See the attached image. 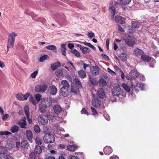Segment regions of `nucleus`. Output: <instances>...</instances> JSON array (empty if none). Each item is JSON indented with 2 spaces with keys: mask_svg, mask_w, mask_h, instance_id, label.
Wrapping results in <instances>:
<instances>
[{
  "mask_svg": "<svg viewBox=\"0 0 159 159\" xmlns=\"http://www.w3.org/2000/svg\"><path fill=\"white\" fill-rule=\"evenodd\" d=\"M52 104L50 99L48 98H44L39 104V110L42 113L46 111V108L49 107Z\"/></svg>",
  "mask_w": 159,
  "mask_h": 159,
  "instance_id": "obj_1",
  "label": "nucleus"
},
{
  "mask_svg": "<svg viewBox=\"0 0 159 159\" xmlns=\"http://www.w3.org/2000/svg\"><path fill=\"white\" fill-rule=\"evenodd\" d=\"M121 7V5L119 3L116 2H113L110 5L109 11L111 15L112 18L114 17L116 11H118Z\"/></svg>",
  "mask_w": 159,
  "mask_h": 159,
  "instance_id": "obj_2",
  "label": "nucleus"
},
{
  "mask_svg": "<svg viewBox=\"0 0 159 159\" xmlns=\"http://www.w3.org/2000/svg\"><path fill=\"white\" fill-rule=\"evenodd\" d=\"M17 34L14 33H10L8 36L7 43V48H12L14 45L15 38Z\"/></svg>",
  "mask_w": 159,
  "mask_h": 159,
  "instance_id": "obj_3",
  "label": "nucleus"
},
{
  "mask_svg": "<svg viewBox=\"0 0 159 159\" xmlns=\"http://www.w3.org/2000/svg\"><path fill=\"white\" fill-rule=\"evenodd\" d=\"M74 81L75 83H73L71 86V92L74 94H77L79 92L78 89L81 87L80 83L77 79H75Z\"/></svg>",
  "mask_w": 159,
  "mask_h": 159,
  "instance_id": "obj_4",
  "label": "nucleus"
},
{
  "mask_svg": "<svg viewBox=\"0 0 159 159\" xmlns=\"http://www.w3.org/2000/svg\"><path fill=\"white\" fill-rule=\"evenodd\" d=\"M55 74L58 77H63L65 75H66V76L70 77L68 72L64 69H58L56 71Z\"/></svg>",
  "mask_w": 159,
  "mask_h": 159,
  "instance_id": "obj_5",
  "label": "nucleus"
},
{
  "mask_svg": "<svg viewBox=\"0 0 159 159\" xmlns=\"http://www.w3.org/2000/svg\"><path fill=\"white\" fill-rule=\"evenodd\" d=\"M43 140L46 143H51L54 141V137L52 134L47 133L44 136Z\"/></svg>",
  "mask_w": 159,
  "mask_h": 159,
  "instance_id": "obj_6",
  "label": "nucleus"
},
{
  "mask_svg": "<svg viewBox=\"0 0 159 159\" xmlns=\"http://www.w3.org/2000/svg\"><path fill=\"white\" fill-rule=\"evenodd\" d=\"M47 119L45 115H41L39 116L38 120L39 124L43 125H46L48 123Z\"/></svg>",
  "mask_w": 159,
  "mask_h": 159,
  "instance_id": "obj_7",
  "label": "nucleus"
},
{
  "mask_svg": "<svg viewBox=\"0 0 159 159\" xmlns=\"http://www.w3.org/2000/svg\"><path fill=\"white\" fill-rule=\"evenodd\" d=\"M48 88L46 84L37 85L35 87V90L38 93H43L45 92Z\"/></svg>",
  "mask_w": 159,
  "mask_h": 159,
  "instance_id": "obj_8",
  "label": "nucleus"
},
{
  "mask_svg": "<svg viewBox=\"0 0 159 159\" xmlns=\"http://www.w3.org/2000/svg\"><path fill=\"white\" fill-rule=\"evenodd\" d=\"M70 88L66 87H62L60 90V93L64 97L70 95Z\"/></svg>",
  "mask_w": 159,
  "mask_h": 159,
  "instance_id": "obj_9",
  "label": "nucleus"
},
{
  "mask_svg": "<svg viewBox=\"0 0 159 159\" xmlns=\"http://www.w3.org/2000/svg\"><path fill=\"white\" fill-rule=\"evenodd\" d=\"M138 75V72L135 70H131L129 73V76L127 75L125 76V77L128 80H131V79H136Z\"/></svg>",
  "mask_w": 159,
  "mask_h": 159,
  "instance_id": "obj_10",
  "label": "nucleus"
},
{
  "mask_svg": "<svg viewBox=\"0 0 159 159\" xmlns=\"http://www.w3.org/2000/svg\"><path fill=\"white\" fill-rule=\"evenodd\" d=\"M112 91L114 95L117 96L121 93V90L119 85H117L112 89Z\"/></svg>",
  "mask_w": 159,
  "mask_h": 159,
  "instance_id": "obj_11",
  "label": "nucleus"
},
{
  "mask_svg": "<svg viewBox=\"0 0 159 159\" xmlns=\"http://www.w3.org/2000/svg\"><path fill=\"white\" fill-rule=\"evenodd\" d=\"M47 118L52 122L54 121L56 119V116L55 115L51 112H48L47 115Z\"/></svg>",
  "mask_w": 159,
  "mask_h": 159,
  "instance_id": "obj_12",
  "label": "nucleus"
},
{
  "mask_svg": "<svg viewBox=\"0 0 159 159\" xmlns=\"http://www.w3.org/2000/svg\"><path fill=\"white\" fill-rule=\"evenodd\" d=\"M57 91L56 87L53 86L52 85L48 88V92L51 94L54 95L55 94Z\"/></svg>",
  "mask_w": 159,
  "mask_h": 159,
  "instance_id": "obj_13",
  "label": "nucleus"
},
{
  "mask_svg": "<svg viewBox=\"0 0 159 159\" xmlns=\"http://www.w3.org/2000/svg\"><path fill=\"white\" fill-rule=\"evenodd\" d=\"M91 71L92 74L96 76L99 73L98 68L96 66H92L91 68Z\"/></svg>",
  "mask_w": 159,
  "mask_h": 159,
  "instance_id": "obj_14",
  "label": "nucleus"
},
{
  "mask_svg": "<svg viewBox=\"0 0 159 159\" xmlns=\"http://www.w3.org/2000/svg\"><path fill=\"white\" fill-rule=\"evenodd\" d=\"M17 124L21 128H25L27 124L25 118H22L18 123Z\"/></svg>",
  "mask_w": 159,
  "mask_h": 159,
  "instance_id": "obj_15",
  "label": "nucleus"
},
{
  "mask_svg": "<svg viewBox=\"0 0 159 159\" xmlns=\"http://www.w3.org/2000/svg\"><path fill=\"white\" fill-rule=\"evenodd\" d=\"M115 21L120 24H123L125 22V18L119 16H116L115 17Z\"/></svg>",
  "mask_w": 159,
  "mask_h": 159,
  "instance_id": "obj_16",
  "label": "nucleus"
},
{
  "mask_svg": "<svg viewBox=\"0 0 159 159\" xmlns=\"http://www.w3.org/2000/svg\"><path fill=\"white\" fill-rule=\"evenodd\" d=\"M14 143L13 141L8 140L6 147V148L9 149H11L14 147Z\"/></svg>",
  "mask_w": 159,
  "mask_h": 159,
  "instance_id": "obj_17",
  "label": "nucleus"
},
{
  "mask_svg": "<svg viewBox=\"0 0 159 159\" xmlns=\"http://www.w3.org/2000/svg\"><path fill=\"white\" fill-rule=\"evenodd\" d=\"M125 43L130 46H133L135 44L133 38H128L125 40Z\"/></svg>",
  "mask_w": 159,
  "mask_h": 159,
  "instance_id": "obj_18",
  "label": "nucleus"
},
{
  "mask_svg": "<svg viewBox=\"0 0 159 159\" xmlns=\"http://www.w3.org/2000/svg\"><path fill=\"white\" fill-rule=\"evenodd\" d=\"M92 104L93 106L98 107L100 105L101 102L98 99L95 98L92 100Z\"/></svg>",
  "mask_w": 159,
  "mask_h": 159,
  "instance_id": "obj_19",
  "label": "nucleus"
},
{
  "mask_svg": "<svg viewBox=\"0 0 159 159\" xmlns=\"http://www.w3.org/2000/svg\"><path fill=\"white\" fill-rule=\"evenodd\" d=\"M122 86L125 90L129 92L130 90V88L133 87V83L131 82L130 85L129 86L125 84H123Z\"/></svg>",
  "mask_w": 159,
  "mask_h": 159,
  "instance_id": "obj_20",
  "label": "nucleus"
},
{
  "mask_svg": "<svg viewBox=\"0 0 159 159\" xmlns=\"http://www.w3.org/2000/svg\"><path fill=\"white\" fill-rule=\"evenodd\" d=\"M120 58L123 61H126L128 59V56L125 53L123 52L119 56Z\"/></svg>",
  "mask_w": 159,
  "mask_h": 159,
  "instance_id": "obj_21",
  "label": "nucleus"
},
{
  "mask_svg": "<svg viewBox=\"0 0 159 159\" xmlns=\"http://www.w3.org/2000/svg\"><path fill=\"white\" fill-rule=\"evenodd\" d=\"M60 66L61 63L59 62L53 63L51 65V68L52 70H54L58 67Z\"/></svg>",
  "mask_w": 159,
  "mask_h": 159,
  "instance_id": "obj_22",
  "label": "nucleus"
},
{
  "mask_svg": "<svg viewBox=\"0 0 159 159\" xmlns=\"http://www.w3.org/2000/svg\"><path fill=\"white\" fill-rule=\"evenodd\" d=\"M26 133L27 138L31 142L33 138L32 132L30 130H28L27 131Z\"/></svg>",
  "mask_w": 159,
  "mask_h": 159,
  "instance_id": "obj_23",
  "label": "nucleus"
},
{
  "mask_svg": "<svg viewBox=\"0 0 159 159\" xmlns=\"http://www.w3.org/2000/svg\"><path fill=\"white\" fill-rule=\"evenodd\" d=\"M7 151L5 148L2 146H0V155H4L7 153Z\"/></svg>",
  "mask_w": 159,
  "mask_h": 159,
  "instance_id": "obj_24",
  "label": "nucleus"
},
{
  "mask_svg": "<svg viewBox=\"0 0 159 159\" xmlns=\"http://www.w3.org/2000/svg\"><path fill=\"white\" fill-rule=\"evenodd\" d=\"M99 84L102 87L106 86L107 85V83L106 80L103 79H99L98 81Z\"/></svg>",
  "mask_w": 159,
  "mask_h": 159,
  "instance_id": "obj_25",
  "label": "nucleus"
},
{
  "mask_svg": "<svg viewBox=\"0 0 159 159\" xmlns=\"http://www.w3.org/2000/svg\"><path fill=\"white\" fill-rule=\"evenodd\" d=\"M53 109L56 113H59L61 111V107L58 105L55 106L53 107Z\"/></svg>",
  "mask_w": 159,
  "mask_h": 159,
  "instance_id": "obj_26",
  "label": "nucleus"
},
{
  "mask_svg": "<svg viewBox=\"0 0 159 159\" xmlns=\"http://www.w3.org/2000/svg\"><path fill=\"white\" fill-rule=\"evenodd\" d=\"M19 127L16 125H14L12 126L10 130L12 133H17L19 130Z\"/></svg>",
  "mask_w": 159,
  "mask_h": 159,
  "instance_id": "obj_27",
  "label": "nucleus"
},
{
  "mask_svg": "<svg viewBox=\"0 0 159 159\" xmlns=\"http://www.w3.org/2000/svg\"><path fill=\"white\" fill-rule=\"evenodd\" d=\"M80 49L83 54L89 53L90 51V50L89 48L85 47H81L80 48Z\"/></svg>",
  "mask_w": 159,
  "mask_h": 159,
  "instance_id": "obj_28",
  "label": "nucleus"
},
{
  "mask_svg": "<svg viewBox=\"0 0 159 159\" xmlns=\"http://www.w3.org/2000/svg\"><path fill=\"white\" fill-rule=\"evenodd\" d=\"M141 58L142 60L146 61H149L151 60V57L146 55H142Z\"/></svg>",
  "mask_w": 159,
  "mask_h": 159,
  "instance_id": "obj_29",
  "label": "nucleus"
},
{
  "mask_svg": "<svg viewBox=\"0 0 159 159\" xmlns=\"http://www.w3.org/2000/svg\"><path fill=\"white\" fill-rule=\"evenodd\" d=\"M98 96L101 98H103L105 95V94L103 89L102 88L99 89L97 92Z\"/></svg>",
  "mask_w": 159,
  "mask_h": 159,
  "instance_id": "obj_30",
  "label": "nucleus"
},
{
  "mask_svg": "<svg viewBox=\"0 0 159 159\" xmlns=\"http://www.w3.org/2000/svg\"><path fill=\"white\" fill-rule=\"evenodd\" d=\"M78 73L80 77L82 78L85 77L86 76V74L84 71L81 70L78 71Z\"/></svg>",
  "mask_w": 159,
  "mask_h": 159,
  "instance_id": "obj_31",
  "label": "nucleus"
},
{
  "mask_svg": "<svg viewBox=\"0 0 159 159\" xmlns=\"http://www.w3.org/2000/svg\"><path fill=\"white\" fill-rule=\"evenodd\" d=\"M29 102L32 103L33 105H35L37 104L38 103L37 101H36L32 95H30L29 98Z\"/></svg>",
  "mask_w": 159,
  "mask_h": 159,
  "instance_id": "obj_32",
  "label": "nucleus"
},
{
  "mask_svg": "<svg viewBox=\"0 0 159 159\" xmlns=\"http://www.w3.org/2000/svg\"><path fill=\"white\" fill-rule=\"evenodd\" d=\"M49 57L48 55H45L40 57L39 59V61L40 62H43L49 59Z\"/></svg>",
  "mask_w": 159,
  "mask_h": 159,
  "instance_id": "obj_33",
  "label": "nucleus"
},
{
  "mask_svg": "<svg viewBox=\"0 0 159 159\" xmlns=\"http://www.w3.org/2000/svg\"><path fill=\"white\" fill-rule=\"evenodd\" d=\"M21 146L23 148H27L28 147V144L26 140H23L21 143Z\"/></svg>",
  "mask_w": 159,
  "mask_h": 159,
  "instance_id": "obj_34",
  "label": "nucleus"
},
{
  "mask_svg": "<svg viewBox=\"0 0 159 159\" xmlns=\"http://www.w3.org/2000/svg\"><path fill=\"white\" fill-rule=\"evenodd\" d=\"M46 48L50 50H54L56 52H57V48L54 45H48L46 47Z\"/></svg>",
  "mask_w": 159,
  "mask_h": 159,
  "instance_id": "obj_35",
  "label": "nucleus"
},
{
  "mask_svg": "<svg viewBox=\"0 0 159 159\" xmlns=\"http://www.w3.org/2000/svg\"><path fill=\"white\" fill-rule=\"evenodd\" d=\"M134 53L136 55H140L143 53V52L139 48H136L134 50Z\"/></svg>",
  "mask_w": 159,
  "mask_h": 159,
  "instance_id": "obj_36",
  "label": "nucleus"
},
{
  "mask_svg": "<svg viewBox=\"0 0 159 159\" xmlns=\"http://www.w3.org/2000/svg\"><path fill=\"white\" fill-rule=\"evenodd\" d=\"M67 149L70 151H74L75 150L77 149V147L76 145H69L67 146Z\"/></svg>",
  "mask_w": 159,
  "mask_h": 159,
  "instance_id": "obj_37",
  "label": "nucleus"
},
{
  "mask_svg": "<svg viewBox=\"0 0 159 159\" xmlns=\"http://www.w3.org/2000/svg\"><path fill=\"white\" fill-rule=\"evenodd\" d=\"M61 83L63 86L62 87L65 88L66 87H68L70 88V85L68 82L66 80H63L61 81Z\"/></svg>",
  "mask_w": 159,
  "mask_h": 159,
  "instance_id": "obj_38",
  "label": "nucleus"
},
{
  "mask_svg": "<svg viewBox=\"0 0 159 159\" xmlns=\"http://www.w3.org/2000/svg\"><path fill=\"white\" fill-rule=\"evenodd\" d=\"M140 26V24L136 21H133L132 23V26L133 28H139Z\"/></svg>",
  "mask_w": 159,
  "mask_h": 159,
  "instance_id": "obj_39",
  "label": "nucleus"
},
{
  "mask_svg": "<svg viewBox=\"0 0 159 159\" xmlns=\"http://www.w3.org/2000/svg\"><path fill=\"white\" fill-rule=\"evenodd\" d=\"M89 80L92 84L94 86L97 85L98 84V82L94 79H93L92 77H90Z\"/></svg>",
  "mask_w": 159,
  "mask_h": 159,
  "instance_id": "obj_40",
  "label": "nucleus"
},
{
  "mask_svg": "<svg viewBox=\"0 0 159 159\" xmlns=\"http://www.w3.org/2000/svg\"><path fill=\"white\" fill-rule=\"evenodd\" d=\"M34 151L37 154H40L42 152L41 147L39 146H36L35 148Z\"/></svg>",
  "mask_w": 159,
  "mask_h": 159,
  "instance_id": "obj_41",
  "label": "nucleus"
},
{
  "mask_svg": "<svg viewBox=\"0 0 159 159\" xmlns=\"http://www.w3.org/2000/svg\"><path fill=\"white\" fill-rule=\"evenodd\" d=\"M24 110L26 116H29L30 112L29 111V107L28 106L26 105L24 107Z\"/></svg>",
  "mask_w": 159,
  "mask_h": 159,
  "instance_id": "obj_42",
  "label": "nucleus"
},
{
  "mask_svg": "<svg viewBox=\"0 0 159 159\" xmlns=\"http://www.w3.org/2000/svg\"><path fill=\"white\" fill-rule=\"evenodd\" d=\"M30 96V93L28 92L24 94H22V100H26Z\"/></svg>",
  "mask_w": 159,
  "mask_h": 159,
  "instance_id": "obj_43",
  "label": "nucleus"
},
{
  "mask_svg": "<svg viewBox=\"0 0 159 159\" xmlns=\"http://www.w3.org/2000/svg\"><path fill=\"white\" fill-rule=\"evenodd\" d=\"M72 53L77 57H80V54L79 52L76 49H73L71 51Z\"/></svg>",
  "mask_w": 159,
  "mask_h": 159,
  "instance_id": "obj_44",
  "label": "nucleus"
},
{
  "mask_svg": "<svg viewBox=\"0 0 159 159\" xmlns=\"http://www.w3.org/2000/svg\"><path fill=\"white\" fill-rule=\"evenodd\" d=\"M131 0H120V3L124 5H128L131 1Z\"/></svg>",
  "mask_w": 159,
  "mask_h": 159,
  "instance_id": "obj_45",
  "label": "nucleus"
},
{
  "mask_svg": "<svg viewBox=\"0 0 159 159\" xmlns=\"http://www.w3.org/2000/svg\"><path fill=\"white\" fill-rule=\"evenodd\" d=\"M35 99L37 101L38 103L40 100L41 95L39 94H36L34 95Z\"/></svg>",
  "mask_w": 159,
  "mask_h": 159,
  "instance_id": "obj_46",
  "label": "nucleus"
},
{
  "mask_svg": "<svg viewBox=\"0 0 159 159\" xmlns=\"http://www.w3.org/2000/svg\"><path fill=\"white\" fill-rule=\"evenodd\" d=\"M16 98L19 100H22V93H19L16 95Z\"/></svg>",
  "mask_w": 159,
  "mask_h": 159,
  "instance_id": "obj_47",
  "label": "nucleus"
},
{
  "mask_svg": "<svg viewBox=\"0 0 159 159\" xmlns=\"http://www.w3.org/2000/svg\"><path fill=\"white\" fill-rule=\"evenodd\" d=\"M38 74V71L37 70L34 71L30 75L31 77L33 78H35Z\"/></svg>",
  "mask_w": 159,
  "mask_h": 159,
  "instance_id": "obj_48",
  "label": "nucleus"
},
{
  "mask_svg": "<svg viewBox=\"0 0 159 159\" xmlns=\"http://www.w3.org/2000/svg\"><path fill=\"white\" fill-rule=\"evenodd\" d=\"M35 141L36 143L38 145H41L42 143V141L39 138H36Z\"/></svg>",
  "mask_w": 159,
  "mask_h": 159,
  "instance_id": "obj_49",
  "label": "nucleus"
},
{
  "mask_svg": "<svg viewBox=\"0 0 159 159\" xmlns=\"http://www.w3.org/2000/svg\"><path fill=\"white\" fill-rule=\"evenodd\" d=\"M118 29L119 31H120V33L121 34H123L125 32L124 29L119 25H118Z\"/></svg>",
  "mask_w": 159,
  "mask_h": 159,
  "instance_id": "obj_50",
  "label": "nucleus"
},
{
  "mask_svg": "<svg viewBox=\"0 0 159 159\" xmlns=\"http://www.w3.org/2000/svg\"><path fill=\"white\" fill-rule=\"evenodd\" d=\"M4 158V159H14L13 157L9 154L5 155Z\"/></svg>",
  "mask_w": 159,
  "mask_h": 159,
  "instance_id": "obj_51",
  "label": "nucleus"
},
{
  "mask_svg": "<svg viewBox=\"0 0 159 159\" xmlns=\"http://www.w3.org/2000/svg\"><path fill=\"white\" fill-rule=\"evenodd\" d=\"M34 130L36 133H39L40 131V129L38 125H35L34 127Z\"/></svg>",
  "mask_w": 159,
  "mask_h": 159,
  "instance_id": "obj_52",
  "label": "nucleus"
},
{
  "mask_svg": "<svg viewBox=\"0 0 159 159\" xmlns=\"http://www.w3.org/2000/svg\"><path fill=\"white\" fill-rule=\"evenodd\" d=\"M9 116L8 114H6L2 117V120L3 121H6L9 117Z\"/></svg>",
  "mask_w": 159,
  "mask_h": 159,
  "instance_id": "obj_53",
  "label": "nucleus"
},
{
  "mask_svg": "<svg viewBox=\"0 0 159 159\" xmlns=\"http://www.w3.org/2000/svg\"><path fill=\"white\" fill-rule=\"evenodd\" d=\"M135 30L134 29H132L131 28H129L128 30V32L129 34H133L135 33Z\"/></svg>",
  "mask_w": 159,
  "mask_h": 159,
  "instance_id": "obj_54",
  "label": "nucleus"
},
{
  "mask_svg": "<svg viewBox=\"0 0 159 159\" xmlns=\"http://www.w3.org/2000/svg\"><path fill=\"white\" fill-rule=\"evenodd\" d=\"M5 66V65L4 63L0 61V68L3 69V68Z\"/></svg>",
  "mask_w": 159,
  "mask_h": 159,
  "instance_id": "obj_55",
  "label": "nucleus"
},
{
  "mask_svg": "<svg viewBox=\"0 0 159 159\" xmlns=\"http://www.w3.org/2000/svg\"><path fill=\"white\" fill-rule=\"evenodd\" d=\"M136 86L139 88H140L141 89H142L143 88V84L142 83H139L138 84H137Z\"/></svg>",
  "mask_w": 159,
  "mask_h": 159,
  "instance_id": "obj_56",
  "label": "nucleus"
},
{
  "mask_svg": "<svg viewBox=\"0 0 159 159\" xmlns=\"http://www.w3.org/2000/svg\"><path fill=\"white\" fill-rule=\"evenodd\" d=\"M108 71L112 75H116L115 72L108 68L107 69Z\"/></svg>",
  "mask_w": 159,
  "mask_h": 159,
  "instance_id": "obj_57",
  "label": "nucleus"
},
{
  "mask_svg": "<svg viewBox=\"0 0 159 159\" xmlns=\"http://www.w3.org/2000/svg\"><path fill=\"white\" fill-rule=\"evenodd\" d=\"M102 56L104 58V59L105 60H106L108 61L109 60V58L106 55L104 54H102Z\"/></svg>",
  "mask_w": 159,
  "mask_h": 159,
  "instance_id": "obj_58",
  "label": "nucleus"
},
{
  "mask_svg": "<svg viewBox=\"0 0 159 159\" xmlns=\"http://www.w3.org/2000/svg\"><path fill=\"white\" fill-rule=\"evenodd\" d=\"M68 159H79L76 156H70L68 157Z\"/></svg>",
  "mask_w": 159,
  "mask_h": 159,
  "instance_id": "obj_59",
  "label": "nucleus"
},
{
  "mask_svg": "<svg viewBox=\"0 0 159 159\" xmlns=\"http://www.w3.org/2000/svg\"><path fill=\"white\" fill-rule=\"evenodd\" d=\"M66 49H61V53H62V54L64 56H65L66 55Z\"/></svg>",
  "mask_w": 159,
  "mask_h": 159,
  "instance_id": "obj_60",
  "label": "nucleus"
},
{
  "mask_svg": "<svg viewBox=\"0 0 159 159\" xmlns=\"http://www.w3.org/2000/svg\"><path fill=\"white\" fill-rule=\"evenodd\" d=\"M30 156L32 158L34 159L35 157V154L33 152H32L30 154Z\"/></svg>",
  "mask_w": 159,
  "mask_h": 159,
  "instance_id": "obj_61",
  "label": "nucleus"
},
{
  "mask_svg": "<svg viewBox=\"0 0 159 159\" xmlns=\"http://www.w3.org/2000/svg\"><path fill=\"white\" fill-rule=\"evenodd\" d=\"M110 39H107L106 42V45L107 46V49L109 48V44Z\"/></svg>",
  "mask_w": 159,
  "mask_h": 159,
  "instance_id": "obj_62",
  "label": "nucleus"
},
{
  "mask_svg": "<svg viewBox=\"0 0 159 159\" xmlns=\"http://www.w3.org/2000/svg\"><path fill=\"white\" fill-rule=\"evenodd\" d=\"M120 71L121 72V74L120 75V76L121 78L124 80L125 79V75H124V74L123 73V72L121 70H120Z\"/></svg>",
  "mask_w": 159,
  "mask_h": 159,
  "instance_id": "obj_63",
  "label": "nucleus"
},
{
  "mask_svg": "<svg viewBox=\"0 0 159 159\" xmlns=\"http://www.w3.org/2000/svg\"><path fill=\"white\" fill-rule=\"evenodd\" d=\"M88 36L90 38H92L94 36V35L93 33H89L88 34Z\"/></svg>",
  "mask_w": 159,
  "mask_h": 159,
  "instance_id": "obj_64",
  "label": "nucleus"
}]
</instances>
